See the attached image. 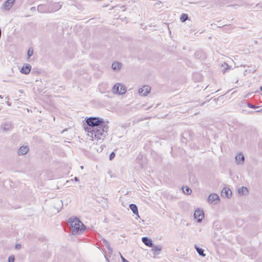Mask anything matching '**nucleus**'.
I'll use <instances>...</instances> for the list:
<instances>
[{
  "instance_id": "obj_31",
  "label": "nucleus",
  "mask_w": 262,
  "mask_h": 262,
  "mask_svg": "<svg viewBox=\"0 0 262 262\" xmlns=\"http://www.w3.org/2000/svg\"><path fill=\"white\" fill-rule=\"evenodd\" d=\"M248 106L249 107L252 108H256L258 107V106L254 105H253V104H252L251 103H248Z\"/></svg>"
},
{
  "instance_id": "obj_15",
  "label": "nucleus",
  "mask_w": 262,
  "mask_h": 262,
  "mask_svg": "<svg viewBox=\"0 0 262 262\" xmlns=\"http://www.w3.org/2000/svg\"><path fill=\"white\" fill-rule=\"evenodd\" d=\"M129 207L130 209L132 211L133 213L139 217L138 214V209L137 205L134 204H130Z\"/></svg>"
},
{
  "instance_id": "obj_3",
  "label": "nucleus",
  "mask_w": 262,
  "mask_h": 262,
  "mask_svg": "<svg viewBox=\"0 0 262 262\" xmlns=\"http://www.w3.org/2000/svg\"><path fill=\"white\" fill-rule=\"evenodd\" d=\"M193 216L198 223H201L204 218L203 210L200 208L197 209L194 212Z\"/></svg>"
},
{
  "instance_id": "obj_14",
  "label": "nucleus",
  "mask_w": 262,
  "mask_h": 262,
  "mask_svg": "<svg viewBox=\"0 0 262 262\" xmlns=\"http://www.w3.org/2000/svg\"><path fill=\"white\" fill-rule=\"evenodd\" d=\"M238 193L240 195H246L248 193V189L247 187L242 186L238 188Z\"/></svg>"
},
{
  "instance_id": "obj_4",
  "label": "nucleus",
  "mask_w": 262,
  "mask_h": 262,
  "mask_svg": "<svg viewBox=\"0 0 262 262\" xmlns=\"http://www.w3.org/2000/svg\"><path fill=\"white\" fill-rule=\"evenodd\" d=\"M208 202L214 205L217 204L220 202V197L215 193L210 194L208 197Z\"/></svg>"
},
{
  "instance_id": "obj_43",
  "label": "nucleus",
  "mask_w": 262,
  "mask_h": 262,
  "mask_svg": "<svg viewBox=\"0 0 262 262\" xmlns=\"http://www.w3.org/2000/svg\"><path fill=\"white\" fill-rule=\"evenodd\" d=\"M238 5H233V6H237Z\"/></svg>"
},
{
  "instance_id": "obj_32",
  "label": "nucleus",
  "mask_w": 262,
  "mask_h": 262,
  "mask_svg": "<svg viewBox=\"0 0 262 262\" xmlns=\"http://www.w3.org/2000/svg\"><path fill=\"white\" fill-rule=\"evenodd\" d=\"M21 248V245L20 244H17L15 245V248L16 249H19Z\"/></svg>"
},
{
  "instance_id": "obj_39",
  "label": "nucleus",
  "mask_w": 262,
  "mask_h": 262,
  "mask_svg": "<svg viewBox=\"0 0 262 262\" xmlns=\"http://www.w3.org/2000/svg\"><path fill=\"white\" fill-rule=\"evenodd\" d=\"M260 90L262 92V86L260 87ZM261 96H262V93H261Z\"/></svg>"
},
{
  "instance_id": "obj_23",
  "label": "nucleus",
  "mask_w": 262,
  "mask_h": 262,
  "mask_svg": "<svg viewBox=\"0 0 262 262\" xmlns=\"http://www.w3.org/2000/svg\"><path fill=\"white\" fill-rule=\"evenodd\" d=\"M188 19V16L187 14L183 13L180 16V20L182 22H185Z\"/></svg>"
},
{
  "instance_id": "obj_17",
  "label": "nucleus",
  "mask_w": 262,
  "mask_h": 262,
  "mask_svg": "<svg viewBox=\"0 0 262 262\" xmlns=\"http://www.w3.org/2000/svg\"><path fill=\"white\" fill-rule=\"evenodd\" d=\"M194 248L197 251L198 253L202 257H205L206 254L204 253V250L201 248L198 247L196 245H194Z\"/></svg>"
},
{
  "instance_id": "obj_16",
  "label": "nucleus",
  "mask_w": 262,
  "mask_h": 262,
  "mask_svg": "<svg viewBox=\"0 0 262 262\" xmlns=\"http://www.w3.org/2000/svg\"><path fill=\"white\" fill-rule=\"evenodd\" d=\"M102 241L104 246L108 250L109 253H112L113 249L111 248L110 243L105 238H102Z\"/></svg>"
},
{
  "instance_id": "obj_33",
  "label": "nucleus",
  "mask_w": 262,
  "mask_h": 262,
  "mask_svg": "<svg viewBox=\"0 0 262 262\" xmlns=\"http://www.w3.org/2000/svg\"><path fill=\"white\" fill-rule=\"evenodd\" d=\"M121 255V258L122 261V262L126 261L127 260H126L123 256H122V255L120 253Z\"/></svg>"
},
{
  "instance_id": "obj_28",
  "label": "nucleus",
  "mask_w": 262,
  "mask_h": 262,
  "mask_svg": "<svg viewBox=\"0 0 262 262\" xmlns=\"http://www.w3.org/2000/svg\"><path fill=\"white\" fill-rule=\"evenodd\" d=\"M11 127V125L10 124H5L4 126H2V128L4 131H7L9 130Z\"/></svg>"
},
{
  "instance_id": "obj_41",
  "label": "nucleus",
  "mask_w": 262,
  "mask_h": 262,
  "mask_svg": "<svg viewBox=\"0 0 262 262\" xmlns=\"http://www.w3.org/2000/svg\"><path fill=\"white\" fill-rule=\"evenodd\" d=\"M259 4H257L256 5L255 7H258L259 6Z\"/></svg>"
},
{
  "instance_id": "obj_26",
  "label": "nucleus",
  "mask_w": 262,
  "mask_h": 262,
  "mask_svg": "<svg viewBox=\"0 0 262 262\" xmlns=\"http://www.w3.org/2000/svg\"><path fill=\"white\" fill-rule=\"evenodd\" d=\"M120 95H122V94H124L126 93V87L124 85H122L121 84V85L120 86Z\"/></svg>"
},
{
  "instance_id": "obj_38",
  "label": "nucleus",
  "mask_w": 262,
  "mask_h": 262,
  "mask_svg": "<svg viewBox=\"0 0 262 262\" xmlns=\"http://www.w3.org/2000/svg\"><path fill=\"white\" fill-rule=\"evenodd\" d=\"M218 99H219V98H216H216H215V99H214L213 100V101H214V102H215V103H216V101H217Z\"/></svg>"
},
{
  "instance_id": "obj_44",
  "label": "nucleus",
  "mask_w": 262,
  "mask_h": 262,
  "mask_svg": "<svg viewBox=\"0 0 262 262\" xmlns=\"http://www.w3.org/2000/svg\"><path fill=\"white\" fill-rule=\"evenodd\" d=\"M125 262H130V261H129L128 260H127L126 261H125Z\"/></svg>"
},
{
  "instance_id": "obj_24",
  "label": "nucleus",
  "mask_w": 262,
  "mask_h": 262,
  "mask_svg": "<svg viewBox=\"0 0 262 262\" xmlns=\"http://www.w3.org/2000/svg\"><path fill=\"white\" fill-rule=\"evenodd\" d=\"M34 50L32 48L30 47L27 52V57L30 58L33 54Z\"/></svg>"
},
{
  "instance_id": "obj_34",
  "label": "nucleus",
  "mask_w": 262,
  "mask_h": 262,
  "mask_svg": "<svg viewBox=\"0 0 262 262\" xmlns=\"http://www.w3.org/2000/svg\"><path fill=\"white\" fill-rule=\"evenodd\" d=\"M258 146H262V141H260L258 143Z\"/></svg>"
},
{
  "instance_id": "obj_1",
  "label": "nucleus",
  "mask_w": 262,
  "mask_h": 262,
  "mask_svg": "<svg viewBox=\"0 0 262 262\" xmlns=\"http://www.w3.org/2000/svg\"><path fill=\"white\" fill-rule=\"evenodd\" d=\"M108 123V121L105 122L101 118L91 117L85 119L84 128L86 132L92 134V136L101 139L107 135Z\"/></svg>"
},
{
  "instance_id": "obj_22",
  "label": "nucleus",
  "mask_w": 262,
  "mask_h": 262,
  "mask_svg": "<svg viewBox=\"0 0 262 262\" xmlns=\"http://www.w3.org/2000/svg\"><path fill=\"white\" fill-rule=\"evenodd\" d=\"M194 56L198 59L202 58L203 57V54L202 51H197L194 53Z\"/></svg>"
},
{
  "instance_id": "obj_25",
  "label": "nucleus",
  "mask_w": 262,
  "mask_h": 262,
  "mask_svg": "<svg viewBox=\"0 0 262 262\" xmlns=\"http://www.w3.org/2000/svg\"><path fill=\"white\" fill-rule=\"evenodd\" d=\"M37 10L38 12L40 13H45L46 12V10L44 9V5H39L37 7Z\"/></svg>"
},
{
  "instance_id": "obj_37",
  "label": "nucleus",
  "mask_w": 262,
  "mask_h": 262,
  "mask_svg": "<svg viewBox=\"0 0 262 262\" xmlns=\"http://www.w3.org/2000/svg\"><path fill=\"white\" fill-rule=\"evenodd\" d=\"M74 181H76V182H78V181H79V179L77 177H75L74 178Z\"/></svg>"
},
{
  "instance_id": "obj_30",
  "label": "nucleus",
  "mask_w": 262,
  "mask_h": 262,
  "mask_svg": "<svg viewBox=\"0 0 262 262\" xmlns=\"http://www.w3.org/2000/svg\"><path fill=\"white\" fill-rule=\"evenodd\" d=\"M15 257L14 255H11L9 257L8 261V262H14Z\"/></svg>"
},
{
  "instance_id": "obj_27",
  "label": "nucleus",
  "mask_w": 262,
  "mask_h": 262,
  "mask_svg": "<svg viewBox=\"0 0 262 262\" xmlns=\"http://www.w3.org/2000/svg\"><path fill=\"white\" fill-rule=\"evenodd\" d=\"M183 191L186 194H190L192 192L191 189L188 187H186L185 188H183Z\"/></svg>"
},
{
  "instance_id": "obj_5",
  "label": "nucleus",
  "mask_w": 262,
  "mask_h": 262,
  "mask_svg": "<svg viewBox=\"0 0 262 262\" xmlns=\"http://www.w3.org/2000/svg\"><path fill=\"white\" fill-rule=\"evenodd\" d=\"M53 205L54 208L56 210L57 212H59L61 209L63 205V203L61 200L59 199H56L53 201Z\"/></svg>"
},
{
  "instance_id": "obj_21",
  "label": "nucleus",
  "mask_w": 262,
  "mask_h": 262,
  "mask_svg": "<svg viewBox=\"0 0 262 262\" xmlns=\"http://www.w3.org/2000/svg\"><path fill=\"white\" fill-rule=\"evenodd\" d=\"M224 27L223 31L226 33H229L230 31L232 29V27L226 25H223L222 26H219V28Z\"/></svg>"
},
{
  "instance_id": "obj_10",
  "label": "nucleus",
  "mask_w": 262,
  "mask_h": 262,
  "mask_svg": "<svg viewBox=\"0 0 262 262\" xmlns=\"http://www.w3.org/2000/svg\"><path fill=\"white\" fill-rule=\"evenodd\" d=\"M15 0H7L3 4L4 8L6 10H9L15 3Z\"/></svg>"
},
{
  "instance_id": "obj_8",
  "label": "nucleus",
  "mask_w": 262,
  "mask_h": 262,
  "mask_svg": "<svg viewBox=\"0 0 262 262\" xmlns=\"http://www.w3.org/2000/svg\"><path fill=\"white\" fill-rule=\"evenodd\" d=\"M232 192L229 188L224 187L221 192V195L223 197L230 198L231 196Z\"/></svg>"
},
{
  "instance_id": "obj_40",
  "label": "nucleus",
  "mask_w": 262,
  "mask_h": 262,
  "mask_svg": "<svg viewBox=\"0 0 262 262\" xmlns=\"http://www.w3.org/2000/svg\"><path fill=\"white\" fill-rule=\"evenodd\" d=\"M7 104L8 105H10V103H9V101H7Z\"/></svg>"
},
{
  "instance_id": "obj_2",
  "label": "nucleus",
  "mask_w": 262,
  "mask_h": 262,
  "mask_svg": "<svg viewBox=\"0 0 262 262\" xmlns=\"http://www.w3.org/2000/svg\"><path fill=\"white\" fill-rule=\"evenodd\" d=\"M68 222L70 224L73 235L82 234L86 230L85 225L76 217H70Z\"/></svg>"
},
{
  "instance_id": "obj_6",
  "label": "nucleus",
  "mask_w": 262,
  "mask_h": 262,
  "mask_svg": "<svg viewBox=\"0 0 262 262\" xmlns=\"http://www.w3.org/2000/svg\"><path fill=\"white\" fill-rule=\"evenodd\" d=\"M32 67L30 64L25 63L20 69V72L24 74H28L31 70Z\"/></svg>"
},
{
  "instance_id": "obj_11",
  "label": "nucleus",
  "mask_w": 262,
  "mask_h": 262,
  "mask_svg": "<svg viewBox=\"0 0 262 262\" xmlns=\"http://www.w3.org/2000/svg\"><path fill=\"white\" fill-rule=\"evenodd\" d=\"M29 147L28 146H22L19 147L17 151L18 155H24L26 154L29 151Z\"/></svg>"
},
{
  "instance_id": "obj_19",
  "label": "nucleus",
  "mask_w": 262,
  "mask_h": 262,
  "mask_svg": "<svg viewBox=\"0 0 262 262\" xmlns=\"http://www.w3.org/2000/svg\"><path fill=\"white\" fill-rule=\"evenodd\" d=\"M121 85L120 83H117L115 84L112 89L113 92L115 94H119L120 93V91H119V88Z\"/></svg>"
},
{
  "instance_id": "obj_42",
  "label": "nucleus",
  "mask_w": 262,
  "mask_h": 262,
  "mask_svg": "<svg viewBox=\"0 0 262 262\" xmlns=\"http://www.w3.org/2000/svg\"><path fill=\"white\" fill-rule=\"evenodd\" d=\"M238 80H237L236 81V82H236V83H237V82H238Z\"/></svg>"
},
{
  "instance_id": "obj_13",
  "label": "nucleus",
  "mask_w": 262,
  "mask_h": 262,
  "mask_svg": "<svg viewBox=\"0 0 262 262\" xmlns=\"http://www.w3.org/2000/svg\"><path fill=\"white\" fill-rule=\"evenodd\" d=\"M142 241L147 246L151 247L153 246L152 240L147 237H143L142 238Z\"/></svg>"
},
{
  "instance_id": "obj_36",
  "label": "nucleus",
  "mask_w": 262,
  "mask_h": 262,
  "mask_svg": "<svg viewBox=\"0 0 262 262\" xmlns=\"http://www.w3.org/2000/svg\"><path fill=\"white\" fill-rule=\"evenodd\" d=\"M35 10H36V8H35V7H32V8H31V11H35Z\"/></svg>"
},
{
  "instance_id": "obj_35",
  "label": "nucleus",
  "mask_w": 262,
  "mask_h": 262,
  "mask_svg": "<svg viewBox=\"0 0 262 262\" xmlns=\"http://www.w3.org/2000/svg\"><path fill=\"white\" fill-rule=\"evenodd\" d=\"M256 112H257V113H262V108L256 111Z\"/></svg>"
},
{
  "instance_id": "obj_18",
  "label": "nucleus",
  "mask_w": 262,
  "mask_h": 262,
  "mask_svg": "<svg viewBox=\"0 0 262 262\" xmlns=\"http://www.w3.org/2000/svg\"><path fill=\"white\" fill-rule=\"evenodd\" d=\"M121 63L115 61L112 63V68L114 70H119L121 68Z\"/></svg>"
},
{
  "instance_id": "obj_20",
  "label": "nucleus",
  "mask_w": 262,
  "mask_h": 262,
  "mask_svg": "<svg viewBox=\"0 0 262 262\" xmlns=\"http://www.w3.org/2000/svg\"><path fill=\"white\" fill-rule=\"evenodd\" d=\"M222 71L223 73H226V72H228L229 70L231 69V66H229L227 63L224 62V64H222Z\"/></svg>"
},
{
  "instance_id": "obj_7",
  "label": "nucleus",
  "mask_w": 262,
  "mask_h": 262,
  "mask_svg": "<svg viewBox=\"0 0 262 262\" xmlns=\"http://www.w3.org/2000/svg\"><path fill=\"white\" fill-rule=\"evenodd\" d=\"M150 91V88L148 86L145 85L142 88L139 89L138 92L141 96H145L149 93Z\"/></svg>"
},
{
  "instance_id": "obj_12",
  "label": "nucleus",
  "mask_w": 262,
  "mask_h": 262,
  "mask_svg": "<svg viewBox=\"0 0 262 262\" xmlns=\"http://www.w3.org/2000/svg\"><path fill=\"white\" fill-rule=\"evenodd\" d=\"M151 248H152L151 251L154 255L159 254L162 250V247L160 245H154L153 244V246L151 247Z\"/></svg>"
},
{
  "instance_id": "obj_29",
  "label": "nucleus",
  "mask_w": 262,
  "mask_h": 262,
  "mask_svg": "<svg viewBox=\"0 0 262 262\" xmlns=\"http://www.w3.org/2000/svg\"><path fill=\"white\" fill-rule=\"evenodd\" d=\"M116 156L115 152L113 151L111 153L109 157L110 160L112 161L113 160Z\"/></svg>"
},
{
  "instance_id": "obj_9",
  "label": "nucleus",
  "mask_w": 262,
  "mask_h": 262,
  "mask_svg": "<svg viewBox=\"0 0 262 262\" xmlns=\"http://www.w3.org/2000/svg\"><path fill=\"white\" fill-rule=\"evenodd\" d=\"M235 161L238 165L243 164L245 161V157L242 153H239L235 156Z\"/></svg>"
}]
</instances>
